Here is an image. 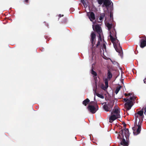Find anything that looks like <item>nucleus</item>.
<instances>
[{
    "label": "nucleus",
    "instance_id": "1",
    "mask_svg": "<svg viewBox=\"0 0 146 146\" xmlns=\"http://www.w3.org/2000/svg\"><path fill=\"white\" fill-rule=\"evenodd\" d=\"M129 129L126 128L124 130L121 129L119 131V134L117 138L122 139L120 143L121 145L123 146H128L129 145Z\"/></svg>",
    "mask_w": 146,
    "mask_h": 146
},
{
    "label": "nucleus",
    "instance_id": "2",
    "mask_svg": "<svg viewBox=\"0 0 146 146\" xmlns=\"http://www.w3.org/2000/svg\"><path fill=\"white\" fill-rule=\"evenodd\" d=\"M115 38H113L111 34L110 35V38L111 40V41L113 43L114 47L115 48L116 51L119 53V55L121 57L123 56V53L122 52V50L121 47L119 46V47L117 48V44L116 43L114 42V41L115 39H116L117 36H116V35H115Z\"/></svg>",
    "mask_w": 146,
    "mask_h": 146
},
{
    "label": "nucleus",
    "instance_id": "3",
    "mask_svg": "<svg viewBox=\"0 0 146 146\" xmlns=\"http://www.w3.org/2000/svg\"><path fill=\"white\" fill-rule=\"evenodd\" d=\"M139 119V121L138 125L135 126V127L132 128L133 130V133L134 135H137L139 134L141 131V123L143 119Z\"/></svg>",
    "mask_w": 146,
    "mask_h": 146
},
{
    "label": "nucleus",
    "instance_id": "4",
    "mask_svg": "<svg viewBox=\"0 0 146 146\" xmlns=\"http://www.w3.org/2000/svg\"><path fill=\"white\" fill-rule=\"evenodd\" d=\"M88 110L92 113H94L98 109V106L97 104L94 106L89 105L87 107Z\"/></svg>",
    "mask_w": 146,
    "mask_h": 146
},
{
    "label": "nucleus",
    "instance_id": "5",
    "mask_svg": "<svg viewBox=\"0 0 146 146\" xmlns=\"http://www.w3.org/2000/svg\"><path fill=\"white\" fill-rule=\"evenodd\" d=\"M112 102L111 101H110V102L108 103V104H107V102H105L103 103L102 104H104L103 106V108L106 111H110L111 108L112 107L113 104L112 105L110 104V103Z\"/></svg>",
    "mask_w": 146,
    "mask_h": 146
},
{
    "label": "nucleus",
    "instance_id": "6",
    "mask_svg": "<svg viewBox=\"0 0 146 146\" xmlns=\"http://www.w3.org/2000/svg\"><path fill=\"white\" fill-rule=\"evenodd\" d=\"M98 3L100 5H102L103 3L104 5L106 7H108L110 5L111 3V1L110 0H96Z\"/></svg>",
    "mask_w": 146,
    "mask_h": 146
},
{
    "label": "nucleus",
    "instance_id": "7",
    "mask_svg": "<svg viewBox=\"0 0 146 146\" xmlns=\"http://www.w3.org/2000/svg\"><path fill=\"white\" fill-rule=\"evenodd\" d=\"M120 112V109L117 106L114 107L112 111L111 112V114L115 115L117 116L120 117L119 113Z\"/></svg>",
    "mask_w": 146,
    "mask_h": 146
},
{
    "label": "nucleus",
    "instance_id": "8",
    "mask_svg": "<svg viewBox=\"0 0 146 146\" xmlns=\"http://www.w3.org/2000/svg\"><path fill=\"white\" fill-rule=\"evenodd\" d=\"M93 30L96 31L98 34H103L101 27L98 25H93Z\"/></svg>",
    "mask_w": 146,
    "mask_h": 146
},
{
    "label": "nucleus",
    "instance_id": "9",
    "mask_svg": "<svg viewBox=\"0 0 146 146\" xmlns=\"http://www.w3.org/2000/svg\"><path fill=\"white\" fill-rule=\"evenodd\" d=\"M92 47H93L95 43L96 38V36L95 33L94 32H92L90 35Z\"/></svg>",
    "mask_w": 146,
    "mask_h": 146
},
{
    "label": "nucleus",
    "instance_id": "10",
    "mask_svg": "<svg viewBox=\"0 0 146 146\" xmlns=\"http://www.w3.org/2000/svg\"><path fill=\"white\" fill-rule=\"evenodd\" d=\"M133 106L132 101L130 100H129L124 104L125 108L126 109V111L129 110Z\"/></svg>",
    "mask_w": 146,
    "mask_h": 146
},
{
    "label": "nucleus",
    "instance_id": "11",
    "mask_svg": "<svg viewBox=\"0 0 146 146\" xmlns=\"http://www.w3.org/2000/svg\"><path fill=\"white\" fill-rule=\"evenodd\" d=\"M120 117L117 116L115 115L111 114V115L109 118V122L110 123H112L117 118H120Z\"/></svg>",
    "mask_w": 146,
    "mask_h": 146
},
{
    "label": "nucleus",
    "instance_id": "12",
    "mask_svg": "<svg viewBox=\"0 0 146 146\" xmlns=\"http://www.w3.org/2000/svg\"><path fill=\"white\" fill-rule=\"evenodd\" d=\"M144 39H141L140 41V46L141 48H143L146 46V36L144 37Z\"/></svg>",
    "mask_w": 146,
    "mask_h": 146
},
{
    "label": "nucleus",
    "instance_id": "13",
    "mask_svg": "<svg viewBox=\"0 0 146 146\" xmlns=\"http://www.w3.org/2000/svg\"><path fill=\"white\" fill-rule=\"evenodd\" d=\"M89 18L91 21H93L95 19V14L93 12H92L90 13V15L89 16Z\"/></svg>",
    "mask_w": 146,
    "mask_h": 146
},
{
    "label": "nucleus",
    "instance_id": "14",
    "mask_svg": "<svg viewBox=\"0 0 146 146\" xmlns=\"http://www.w3.org/2000/svg\"><path fill=\"white\" fill-rule=\"evenodd\" d=\"M111 34L113 38H115V34L116 35V33L114 29L113 31H110L109 35L110 37V35Z\"/></svg>",
    "mask_w": 146,
    "mask_h": 146
},
{
    "label": "nucleus",
    "instance_id": "15",
    "mask_svg": "<svg viewBox=\"0 0 146 146\" xmlns=\"http://www.w3.org/2000/svg\"><path fill=\"white\" fill-rule=\"evenodd\" d=\"M112 74L111 72H110V70H108V73H107V78L109 79V80H110L111 78L112 77Z\"/></svg>",
    "mask_w": 146,
    "mask_h": 146
},
{
    "label": "nucleus",
    "instance_id": "16",
    "mask_svg": "<svg viewBox=\"0 0 146 146\" xmlns=\"http://www.w3.org/2000/svg\"><path fill=\"white\" fill-rule=\"evenodd\" d=\"M90 100L88 98H87L83 101L82 104L85 106H86L90 102Z\"/></svg>",
    "mask_w": 146,
    "mask_h": 146
},
{
    "label": "nucleus",
    "instance_id": "17",
    "mask_svg": "<svg viewBox=\"0 0 146 146\" xmlns=\"http://www.w3.org/2000/svg\"><path fill=\"white\" fill-rule=\"evenodd\" d=\"M106 24L108 29V30L110 31L112 28V24L109 23H107Z\"/></svg>",
    "mask_w": 146,
    "mask_h": 146
},
{
    "label": "nucleus",
    "instance_id": "18",
    "mask_svg": "<svg viewBox=\"0 0 146 146\" xmlns=\"http://www.w3.org/2000/svg\"><path fill=\"white\" fill-rule=\"evenodd\" d=\"M121 86L119 85V86H117L116 88V90H115V93L116 94H117L119 91L120 90V89L121 88Z\"/></svg>",
    "mask_w": 146,
    "mask_h": 146
},
{
    "label": "nucleus",
    "instance_id": "19",
    "mask_svg": "<svg viewBox=\"0 0 146 146\" xmlns=\"http://www.w3.org/2000/svg\"><path fill=\"white\" fill-rule=\"evenodd\" d=\"M91 73L94 75V77H96L97 76V74L96 72L95 71H94L92 68L91 70Z\"/></svg>",
    "mask_w": 146,
    "mask_h": 146
},
{
    "label": "nucleus",
    "instance_id": "20",
    "mask_svg": "<svg viewBox=\"0 0 146 146\" xmlns=\"http://www.w3.org/2000/svg\"><path fill=\"white\" fill-rule=\"evenodd\" d=\"M105 16V15L104 13L101 14L99 20L100 21H102L104 17Z\"/></svg>",
    "mask_w": 146,
    "mask_h": 146
},
{
    "label": "nucleus",
    "instance_id": "21",
    "mask_svg": "<svg viewBox=\"0 0 146 146\" xmlns=\"http://www.w3.org/2000/svg\"><path fill=\"white\" fill-rule=\"evenodd\" d=\"M105 84L106 88H107L108 87V79L106 78L105 79Z\"/></svg>",
    "mask_w": 146,
    "mask_h": 146
},
{
    "label": "nucleus",
    "instance_id": "22",
    "mask_svg": "<svg viewBox=\"0 0 146 146\" xmlns=\"http://www.w3.org/2000/svg\"><path fill=\"white\" fill-rule=\"evenodd\" d=\"M137 113L140 116H142L143 115V111L142 110L139 111Z\"/></svg>",
    "mask_w": 146,
    "mask_h": 146
},
{
    "label": "nucleus",
    "instance_id": "23",
    "mask_svg": "<svg viewBox=\"0 0 146 146\" xmlns=\"http://www.w3.org/2000/svg\"><path fill=\"white\" fill-rule=\"evenodd\" d=\"M96 95L98 96V97L102 98V99H104V97L103 96V95L100 94L98 93H96Z\"/></svg>",
    "mask_w": 146,
    "mask_h": 146
},
{
    "label": "nucleus",
    "instance_id": "24",
    "mask_svg": "<svg viewBox=\"0 0 146 146\" xmlns=\"http://www.w3.org/2000/svg\"><path fill=\"white\" fill-rule=\"evenodd\" d=\"M98 34V40L99 41H102V35L103 34Z\"/></svg>",
    "mask_w": 146,
    "mask_h": 146
},
{
    "label": "nucleus",
    "instance_id": "25",
    "mask_svg": "<svg viewBox=\"0 0 146 146\" xmlns=\"http://www.w3.org/2000/svg\"><path fill=\"white\" fill-rule=\"evenodd\" d=\"M135 124L136 122V124H137V118L139 117V115H138L137 113H136L135 114Z\"/></svg>",
    "mask_w": 146,
    "mask_h": 146
},
{
    "label": "nucleus",
    "instance_id": "26",
    "mask_svg": "<svg viewBox=\"0 0 146 146\" xmlns=\"http://www.w3.org/2000/svg\"><path fill=\"white\" fill-rule=\"evenodd\" d=\"M135 98L134 96L130 97V99H129L130 101L132 100L135 101Z\"/></svg>",
    "mask_w": 146,
    "mask_h": 146
},
{
    "label": "nucleus",
    "instance_id": "27",
    "mask_svg": "<svg viewBox=\"0 0 146 146\" xmlns=\"http://www.w3.org/2000/svg\"><path fill=\"white\" fill-rule=\"evenodd\" d=\"M115 42L117 43V44H119L120 45V43L119 42V41L117 39V38H116V39H115V40L114 41V42L115 43Z\"/></svg>",
    "mask_w": 146,
    "mask_h": 146
},
{
    "label": "nucleus",
    "instance_id": "28",
    "mask_svg": "<svg viewBox=\"0 0 146 146\" xmlns=\"http://www.w3.org/2000/svg\"><path fill=\"white\" fill-rule=\"evenodd\" d=\"M124 101L125 102H127V101H128L129 100H130L129 99H127V98H125L123 99Z\"/></svg>",
    "mask_w": 146,
    "mask_h": 146
},
{
    "label": "nucleus",
    "instance_id": "29",
    "mask_svg": "<svg viewBox=\"0 0 146 146\" xmlns=\"http://www.w3.org/2000/svg\"><path fill=\"white\" fill-rule=\"evenodd\" d=\"M101 42V41H98V42L97 43V44H96V47H97L100 44V42Z\"/></svg>",
    "mask_w": 146,
    "mask_h": 146
},
{
    "label": "nucleus",
    "instance_id": "30",
    "mask_svg": "<svg viewBox=\"0 0 146 146\" xmlns=\"http://www.w3.org/2000/svg\"><path fill=\"white\" fill-rule=\"evenodd\" d=\"M103 47L105 49H106V46L105 44L103 43Z\"/></svg>",
    "mask_w": 146,
    "mask_h": 146
},
{
    "label": "nucleus",
    "instance_id": "31",
    "mask_svg": "<svg viewBox=\"0 0 146 146\" xmlns=\"http://www.w3.org/2000/svg\"><path fill=\"white\" fill-rule=\"evenodd\" d=\"M81 3L84 5H85V4H86V3L85 1L84 0H81Z\"/></svg>",
    "mask_w": 146,
    "mask_h": 146
},
{
    "label": "nucleus",
    "instance_id": "32",
    "mask_svg": "<svg viewBox=\"0 0 146 146\" xmlns=\"http://www.w3.org/2000/svg\"><path fill=\"white\" fill-rule=\"evenodd\" d=\"M24 2L27 3H28L29 0H25Z\"/></svg>",
    "mask_w": 146,
    "mask_h": 146
},
{
    "label": "nucleus",
    "instance_id": "33",
    "mask_svg": "<svg viewBox=\"0 0 146 146\" xmlns=\"http://www.w3.org/2000/svg\"><path fill=\"white\" fill-rule=\"evenodd\" d=\"M64 15H61V14H59L58 15V17L59 18H60L62 17Z\"/></svg>",
    "mask_w": 146,
    "mask_h": 146
},
{
    "label": "nucleus",
    "instance_id": "34",
    "mask_svg": "<svg viewBox=\"0 0 146 146\" xmlns=\"http://www.w3.org/2000/svg\"><path fill=\"white\" fill-rule=\"evenodd\" d=\"M113 17V15L111 13L110 14V18H111V17Z\"/></svg>",
    "mask_w": 146,
    "mask_h": 146
},
{
    "label": "nucleus",
    "instance_id": "35",
    "mask_svg": "<svg viewBox=\"0 0 146 146\" xmlns=\"http://www.w3.org/2000/svg\"><path fill=\"white\" fill-rule=\"evenodd\" d=\"M124 95H125V96H128V94H127V93H125V94Z\"/></svg>",
    "mask_w": 146,
    "mask_h": 146
},
{
    "label": "nucleus",
    "instance_id": "36",
    "mask_svg": "<svg viewBox=\"0 0 146 146\" xmlns=\"http://www.w3.org/2000/svg\"><path fill=\"white\" fill-rule=\"evenodd\" d=\"M132 93H129L128 94V96H130L131 95H132Z\"/></svg>",
    "mask_w": 146,
    "mask_h": 146
},
{
    "label": "nucleus",
    "instance_id": "37",
    "mask_svg": "<svg viewBox=\"0 0 146 146\" xmlns=\"http://www.w3.org/2000/svg\"><path fill=\"white\" fill-rule=\"evenodd\" d=\"M146 80V78L145 79H144V80H143V81L144 82V83H145L146 81H145V80Z\"/></svg>",
    "mask_w": 146,
    "mask_h": 146
},
{
    "label": "nucleus",
    "instance_id": "38",
    "mask_svg": "<svg viewBox=\"0 0 146 146\" xmlns=\"http://www.w3.org/2000/svg\"><path fill=\"white\" fill-rule=\"evenodd\" d=\"M93 103H94V102H91V104H93Z\"/></svg>",
    "mask_w": 146,
    "mask_h": 146
}]
</instances>
